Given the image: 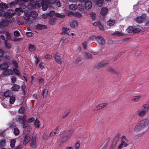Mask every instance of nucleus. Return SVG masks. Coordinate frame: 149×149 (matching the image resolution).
I'll use <instances>...</instances> for the list:
<instances>
[{
	"mask_svg": "<svg viewBox=\"0 0 149 149\" xmlns=\"http://www.w3.org/2000/svg\"><path fill=\"white\" fill-rule=\"evenodd\" d=\"M116 144H117L116 143L113 142L110 148V149H114L115 148Z\"/></svg>",
	"mask_w": 149,
	"mask_h": 149,
	"instance_id": "64",
	"label": "nucleus"
},
{
	"mask_svg": "<svg viewBox=\"0 0 149 149\" xmlns=\"http://www.w3.org/2000/svg\"><path fill=\"white\" fill-rule=\"evenodd\" d=\"M0 16L4 17L6 16V13L1 9H0Z\"/></svg>",
	"mask_w": 149,
	"mask_h": 149,
	"instance_id": "52",
	"label": "nucleus"
},
{
	"mask_svg": "<svg viewBox=\"0 0 149 149\" xmlns=\"http://www.w3.org/2000/svg\"><path fill=\"white\" fill-rule=\"evenodd\" d=\"M82 15L78 12H74V17H81Z\"/></svg>",
	"mask_w": 149,
	"mask_h": 149,
	"instance_id": "50",
	"label": "nucleus"
},
{
	"mask_svg": "<svg viewBox=\"0 0 149 149\" xmlns=\"http://www.w3.org/2000/svg\"><path fill=\"white\" fill-rule=\"evenodd\" d=\"M86 55L87 58L89 59H91L92 58V56L91 54L89 53H86Z\"/></svg>",
	"mask_w": 149,
	"mask_h": 149,
	"instance_id": "57",
	"label": "nucleus"
},
{
	"mask_svg": "<svg viewBox=\"0 0 149 149\" xmlns=\"http://www.w3.org/2000/svg\"><path fill=\"white\" fill-rule=\"evenodd\" d=\"M91 17L93 20H95L96 17L95 13L94 12H92L91 14Z\"/></svg>",
	"mask_w": 149,
	"mask_h": 149,
	"instance_id": "55",
	"label": "nucleus"
},
{
	"mask_svg": "<svg viewBox=\"0 0 149 149\" xmlns=\"http://www.w3.org/2000/svg\"><path fill=\"white\" fill-rule=\"evenodd\" d=\"M72 132L73 131L72 130H68L66 133V134L65 137L66 139L64 141H63V142L66 141L67 140L70 138L72 133Z\"/></svg>",
	"mask_w": 149,
	"mask_h": 149,
	"instance_id": "8",
	"label": "nucleus"
},
{
	"mask_svg": "<svg viewBox=\"0 0 149 149\" xmlns=\"http://www.w3.org/2000/svg\"><path fill=\"white\" fill-rule=\"evenodd\" d=\"M37 13L35 11H32L30 13V15L32 17H36L38 16Z\"/></svg>",
	"mask_w": 149,
	"mask_h": 149,
	"instance_id": "38",
	"label": "nucleus"
},
{
	"mask_svg": "<svg viewBox=\"0 0 149 149\" xmlns=\"http://www.w3.org/2000/svg\"><path fill=\"white\" fill-rule=\"evenodd\" d=\"M30 140V135L29 134H27L24 137L23 141V144L26 145L29 141Z\"/></svg>",
	"mask_w": 149,
	"mask_h": 149,
	"instance_id": "11",
	"label": "nucleus"
},
{
	"mask_svg": "<svg viewBox=\"0 0 149 149\" xmlns=\"http://www.w3.org/2000/svg\"><path fill=\"white\" fill-rule=\"evenodd\" d=\"M13 133L15 135H18L19 134V130L17 127L14 128Z\"/></svg>",
	"mask_w": 149,
	"mask_h": 149,
	"instance_id": "47",
	"label": "nucleus"
},
{
	"mask_svg": "<svg viewBox=\"0 0 149 149\" xmlns=\"http://www.w3.org/2000/svg\"><path fill=\"white\" fill-rule=\"evenodd\" d=\"M11 81L12 83H14L16 81V77L14 76H12L10 77Z\"/></svg>",
	"mask_w": 149,
	"mask_h": 149,
	"instance_id": "58",
	"label": "nucleus"
},
{
	"mask_svg": "<svg viewBox=\"0 0 149 149\" xmlns=\"http://www.w3.org/2000/svg\"><path fill=\"white\" fill-rule=\"evenodd\" d=\"M30 15L27 13H25L24 16V19L26 21H28L30 19Z\"/></svg>",
	"mask_w": 149,
	"mask_h": 149,
	"instance_id": "39",
	"label": "nucleus"
},
{
	"mask_svg": "<svg viewBox=\"0 0 149 149\" xmlns=\"http://www.w3.org/2000/svg\"><path fill=\"white\" fill-rule=\"evenodd\" d=\"M56 13H55V12L54 11H51L49 14H48L49 16H50V17H53L55 15Z\"/></svg>",
	"mask_w": 149,
	"mask_h": 149,
	"instance_id": "60",
	"label": "nucleus"
},
{
	"mask_svg": "<svg viewBox=\"0 0 149 149\" xmlns=\"http://www.w3.org/2000/svg\"><path fill=\"white\" fill-rule=\"evenodd\" d=\"M146 17V15L143 14L140 16H138L135 19V21L139 24H141L143 22V21Z\"/></svg>",
	"mask_w": 149,
	"mask_h": 149,
	"instance_id": "5",
	"label": "nucleus"
},
{
	"mask_svg": "<svg viewBox=\"0 0 149 149\" xmlns=\"http://www.w3.org/2000/svg\"><path fill=\"white\" fill-rule=\"evenodd\" d=\"M41 6L42 7V9L44 11L46 10L48 8L47 5L46 4L43 3Z\"/></svg>",
	"mask_w": 149,
	"mask_h": 149,
	"instance_id": "49",
	"label": "nucleus"
},
{
	"mask_svg": "<svg viewBox=\"0 0 149 149\" xmlns=\"http://www.w3.org/2000/svg\"><path fill=\"white\" fill-rule=\"evenodd\" d=\"M36 2L37 4V6L38 7L41 6L42 4L44 3L43 0H36Z\"/></svg>",
	"mask_w": 149,
	"mask_h": 149,
	"instance_id": "28",
	"label": "nucleus"
},
{
	"mask_svg": "<svg viewBox=\"0 0 149 149\" xmlns=\"http://www.w3.org/2000/svg\"><path fill=\"white\" fill-rule=\"evenodd\" d=\"M48 90L47 88L45 89L42 92V95L44 98H45L47 96Z\"/></svg>",
	"mask_w": 149,
	"mask_h": 149,
	"instance_id": "27",
	"label": "nucleus"
},
{
	"mask_svg": "<svg viewBox=\"0 0 149 149\" xmlns=\"http://www.w3.org/2000/svg\"><path fill=\"white\" fill-rule=\"evenodd\" d=\"M30 6L32 8H34L36 6L37 4L36 1H35L34 0H31L30 1Z\"/></svg>",
	"mask_w": 149,
	"mask_h": 149,
	"instance_id": "31",
	"label": "nucleus"
},
{
	"mask_svg": "<svg viewBox=\"0 0 149 149\" xmlns=\"http://www.w3.org/2000/svg\"><path fill=\"white\" fill-rule=\"evenodd\" d=\"M109 63V62L108 61H106L101 62L98 64L97 66L96 67L98 69H99L102 67H103L104 66H105L107 65Z\"/></svg>",
	"mask_w": 149,
	"mask_h": 149,
	"instance_id": "10",
	"label": "nucleus"
},
{
	"mask_svg": "<svg viewBox=\"0 0 149 149\" xmlns=\"http://www.w3.org/2000/svg\"><path fill=\"white\" fill-rule=\"evenodd\" d=\"M36 27L38 29H46L47 28V26L45 25L38 24L36 26Z\"/></svg>",
	"mask_w": 149,
	"mask_h": 149,
	"instance_id": "19",
	"label": "nucleus"
},
{
	"mask_svg": "<svg viewBox=\"0 0 149 149\" xmlns=\"http://www.w3.org/2000/svg\"><path fill=\"white\" fill-rule=\"evenodd\" d=\"M26 116H23V120L20 123L22 125V127L24 128H26L28 126L27 121L26 120Z\"/></svg>",
	"mask_w": 149,
	"mask_h": 149,
	"instance_id": "9",
	"label": "nucleus"
},
{
	"mask_svg": "<svg viewBox=\"0 0 149 149\" xmlns=\"http://www.w3.org/2000/svg\"><path fill=\"white\" fill-rule=\"evenodd\" d=\"M127 31L129 33H133L134 27L133 26H130L126 29Z\"/></svg>",
	"mask_w": 149,
	"mask_h": 149,
	"instance_id": "37",
	"label": "nucleus"
},
{
	"mask_svg": "<svg viewBox=\"0 0 149 149\" xmlns=\"http://www.w3.org/2000/svg\"><path fill=\"white\" fill-rule=\"evenodd\" d=\"M148 128V120L147 119H145L138 122L135 127L134 131L137 132Z\"/></svg>",
	"mask_w": 149,
	"mask_h": 149,
	"instance_id": "1",
	"label": "nucleus"
},
{
	"mask_svg": "<svg viewBox=\"0 0 149 149\" xmlns=\"http://www.w3.org/2000/svg\"><path fill=\"white\" fill-rule=\"evenodd\" d=\"M3 95L6 97H10L13 95V93L11 91H6L4 92Z\"/></svg>",
	"mask_w": 149,
	"mask_h": 149,
	"instance_id": "13",
	"label": "nucleus"
},
{
	"mask_svg": "<svg viewBox=\"0 0 149 149\" xmlns=\"http://www.w3.org/2000/svg\"><path fill=\"white\" fill-rule=\"evenodd\" d=\"M47 131H45L43 133L42 137L44 140H46L49 138V136H48L47 134Z\"/></svg>",
	"mask_w": 149,
	"mask_h": 149,
	"instance_id": "36",
	"label": "nucleus"
},
{
	"mask_svg": "<svg viewBox=\"0 0 149 149\" xmlns=\"http://www.w3.org/2000/svg\"><path fill=\"white\" fill-rule=\"evenodd\" d=\"M78 25L77 22L75 20H73L70 22V26L72 28H74L77 26Z\"/></svg>",
	"mask_w": 149,
	"mask_h": 149,
	"instance_id": "26",
	"label": "nucleus"
},
{
	"mask_svg": "<svg viewBox=\"0 0 149 149\" xmlns=\"http://www.w3.org/2000/svg\"><path fill=\"white\" fill-rule=\"evenodd\" d=\"M55 16L58 18H63L65 17V16L62 13L60 14L56 13L55 14Z\"/></svg>",
	"mask_w": 149,
	"mask_h": 149,
	"instance_id": "43",
	"label": "nucleus"
},
{
	"mask_svg": "<svg viewBox=\"0 0 149 149\" xmlns=\"http://www.w3.org/2000/svg\"><path fill=\"white\" fill-rule=\"evenodd\" d=\"M4 43L5 46L7 49H9L12 46L11 44L10 43H8L7 40H4Z\"/></svg>",
	"mask_w": 149,
	"mask_h": 149,
	"instance_id": "22",
	"label": "nucleus"
},
{
	"mask_svg": "<svg viewBox=\"0 0 149 149\" xmlns=\"http://www.w3.org/2000/svg\"><path fill=\"white\" fill-rule=\"evenodd\" d=\"M29 49L30 51L33 52L36 50V48L34 45H29Z\"/></svg>",
	"mask_w": 149,
	"mask_h": 149,
	"instance_id": "42",
	"label": "nucleus"
},
{
	"mask_svg": "<svg viewBox=\"0 0 149 149\" xmlns=\"http://www.w3.org/2000/svg\"><path fill=\"white\" fill-rule=\"evenodd\" d=\"M15 143V140L14 139L11 140L10 141V146L11 148H13Z\"/></svg>",
	"mask_w": 149,
	"mask_h": 149,
	"instance_id": "48",
	"label": "nucleus"
},
{
	"mask_svg": "<svg viewBox=\"0 0 149 149\" xmlns=\"http://www.w3.org/2000/svg\"><path fill=\"white\" fill-rule=\"evenodd\" d=\"M55 59L58 63L59 64H61V59L60 58V56L57 53L55 54Z\"/></svg>",
	"mask_w": 149,
	"mask_h": 149,
	"instance_id": "15",
	"label": "nucleus"
},
{
	"mask_svg": "<svg viewBox=\"0 0 149 149\" xmlns=\"http://www.w3.org/2000/svg\"><path fill=\"white\" fill-rule=\"evenodd\" d=\"M40 121L37 119H36L34 123V125L36 127L39 128L40 126Z\"/></svg>",
	"mask_w": 149,
	"mask_h": 149,
	"instance_id": "46",
	"label": "nucleus"
},
{
	"mask_svg": "<svg viewBox=\"0 0 149 149\" xmlns=\"http://www.w3.org/2000/svg\"><path fill=\"white\" fill-rule=\"evenodd\" d=\"M108 9L106 7H103L101 9L100 14L102 15H104L108 12Z\"/></svg>",
	"mask_w": 149,
	"mask_h": 149,
	"instance_id": "18",
	"label": "nucleus"
},
{
	"mask_svg": "<svg viewBox=\"0 0 149 149\" xmlns=\"http://www.w3.org/2000/svg\"><path fill=\"white\" fill-rule=\"evenodd\" d=\"M56 19L55 18H51L49 20V23L52 25H54L56 24Z\"/></svg>",
	"mask_w": 149,
	"mask_h": 149,
	"instance_id": "30",
	"label": "nucleus"
},
{
	"mask_svg": "<svg viewBox=\"0 0 149 149\" xmlns=\"http://www.w3.org/2000/svg\"><path fill=\"white\" fill-rule=\"evenodd\" d=\"M5 36L7 39H10L11 38V36L9 33L7 31L5 32Z\"/></svg>",
	"mask_w": 149,
	"mask_h": 149,
	"instance_id": "61",
	"label": "nucleus"
},
{
	"mask_svg": "<svg viewBox=\"0 0 149 149\" xmlns=\"http://www.w3.org/2000/svg\"><path fill=\"white\" fill-rule=\"evenodd\" d=\"M6 141L5 139H1L0 141V147H3L5 144Z\"/></svg>",
	"mask_w": 149,
	"mask_h": 149,
	"instance_id": "40",
	"label": "nucleus"
},
{
	"mask_svg": "<svg viewBox=\"0 0 149 149\" xmlns=\"http://www.w3.org/2000/svg\"><path fill=\"white\" fill-rule=\"evenodd\" d=\"M77 8V5L75 4H72L69 5V8L70 9L75 10Z\"/></svg>",
	"mask_w": 149,
	"mask_h": 149,
	"instance_id": "25",
	"label": "nucleus"
},
{
	"mask_svg": "<svg viewBox=\"0 0 149 149\" xmlns=\"http://www.w3.org/2000/svg\"><path fill=\"white\" fill-rule=\"evenodd\" d=\"M62 32L61 33V34L62 35H64L65 34H67L68 35V33L70 31L69 29L67 28L63 27L62 28Z\"/></svg>",
	"mask_w": 149,
	"mask_h": 149,
	"instance_id": "17",
	"label": "nucleus"
},
{
	"mask_svg": "<svg viewBox=\"0 0 149 149\" xmlns=\"http://www.w3.org/2000/svg\"><path fill=\"white\" fill-rule=\"evenodd\" d=\"M121 140L123 141H124L125 142L127 143H128V140L126 138V136L125 135H123L122 136Z\"/></svg>",
	"mask_w": 149,
	"mask_h": 149,
	"instance_id": "56",
	"label": "nucleus"
},
{
	"mask_svg": "<svg viewBox=\"0 0 149 149\" xmlns=\"http://www.w3.org/2000/svg\"><path fill=\"white\" fill-rule=\"evenodd\" d=\"M107 103H104L100 104V106L101 109H102L104 107H106L107 105Z\"/></svg>",
	"mask_w": 149,
	"mask_h": 149,
	"instance_id": "54",
	"label": "nucleus"
},
{
	"mask_svg": "<svg viewBox=\"0 0 149 149\" xmlns=\"http://www.w3.org/2000/svg\"><path fill=\"white\" fill-rule=\"evenodd\" d=\"M23 117L22 118L21 116H17L16 118V120L17 122H19L20 123L23 120Z\"/></svg>",
	"mask_w": 149,
	"mask_h": 149,
	"instance_id": "41",
	"label": "nucleus"
},
{
	"mask_svg": "<svg viewBox=\"0 0 149 149\" xmlns=\"http://www.w3.org/2000/svg\"><path fill=\"white\" fill-rule=\"evenodd\" d=\"M14 35L15 36L18 37L20 35V33L17 31H15L14 32Z\"/></svg>",
	"mask_w": 149,
	"mask_h": 149,
	"instance_id": "63",
	"label": "nucleus"
},
{
	"mask_svg": "<svg viewBox=\"0 0 149 149\" xmlns=\"http://www.w3.org/2000/svg\"><path fill=\"white\" fill-rule=\"evenodd\" d=\"M13 71L15 74L17 76L20 75V72L17 69V68H14L13 69Z\"/></svg>",
	"mask_w": 149,
	"mask_h": 149,
	"instance_id": "44",
	"label": "nucleus"
},
{
	"mask_svg": "<svg viewBox=\"0 0 149 149\" xmlns=\"http://www.w3.org/2000/svg\"><path fill=\"white\" fill-rule=\"evenodd\" d=\"M77 8H78V10L81 11H83L84 9V6L82 4H80L78 5Z\"/></svg>",
	"mask_w": 149,
	"mask_h": 149,
	"instance_id": "45",
	"label": "nucleus"
},
{
	"mask_svg": "<svg viewBox=\"0 0 149 149\" xmlns=\"http://www.w3.org/2000/svg\"><path fill=\"white\" fill-rule=\"evenodd\" d=\"M115 21L114 20L110 19L107 22V24L109 26H111L115 24Z\"/></svg>",
	"mask_w": 149,
	"mask_h": 149,
	"instance_id": "33",
	"label": "nucleus"
},
{
	"mask_svg": "<svg viewBox=\"0 0 149 149\" xmlns=\"http://www.w3.org/2000/svg\"><path fill=\"white\" fill-rule=\"evenodd\" d=\"M15 12L12 10H8L6 13V16L5 17L6 18H9L10 17L14 16L15 14L19 15L22 13V10L19 8H16L15 10Z\"/></svg>",
	"mask_w": 149,
	"mask_h": 149,
	"instance_id": "2",
	"label": "nucleus"
},
{
	"mask_svg": "<svg viewBox=\"0 0 149 149\" xmlns=\"http://www.w3.org/2000/svg\"><path fill=\"white\" fill-rule=\"evenodd\" d=\"M149 106L148 104H145L143 105L141 110L138 113V115L140 117H143L148 111Z\"/></svg>",
	"mask_w": 149,
	"mask_h": 149,
	"instance_id": "3",
	"label": "nucleus"
},
{
	"mask_svg": "<svg viewBox=\"0 0 149 149\" xmlns=\"http://www.w3.org/2000/svg\"><path fill=\"white\" fill-rule=\"evenodd\" d=\"M74 12L72 11L70 12L67 13V15L69 17H74Z\"/></svg>",
	"mask_w": 149,
	"mask_h": 149,
	"instance_id": "59",
	"label": "nucleus"
},
{
	"mask_svg": "<svg viewBox=\"0 0 149 149\" xmlns=\"http://www.w3.org/2000/svg\"><path fill=\"white\" fill-rule=\"evenodd\" d=\"M107 70L108 72L112 74H115L116 73V71L110 66H109L107 68Z\"/></svg>",
	"mask_w": 149,
	"mask_h": 149,
	"instance_id": "21",
	"label": "nucleus"
},
{
	"mask_svg": "<svg viewBox=\"0 0 149 149\" xmlns=\"http://www.w3.org/2000/svg\"><path fill=\"white\" fill-rule=\"evenodd\" d=\"M104 0H97L96 4L97 6L99 7H101L102 6Z\"/></svg>",
	"mask_w": 149,
	"mask_h": 149,
	"instance_id": "32",
	"label": "nucleus"
},
{
	"mask_svg": "<svg viewBox=\"0 0 149 149\" xmlns=\"http://www.w3.org/2000/svg\"><path fill=\"white\" fill-rule=\"evenodd\" d=\"M120 136V134H118L115 137L113 142L117 144L119 141V139Z\"/></svg>",
	"mask_w": 149,
	"mask_h": 149,
	"instance_id": "34",
	"label": "nucleus"
},
{
	"mask_svg": "<svg viewBox=\"0 0 149 149\" xmlns=\"http://www.w3.org/2000/svg\"><path fill=\"white\" fill-rule=\"evenodd\" d=\"M20 88V86L16 84H13L11 87V89L13 91H17Z\"/></svg>",
	"mask_w": 149,
	"mask_h": 149,
	"instance_id": "20",
	"label": "nucleus"
},
{
	"mask_svg": "<svg viewBox=\"0 0 149 149\" xmlns=\"http://www.w3.org/2000/svg\"><path fill=\"white\" fill-rule=\"evenodd\" d=\"M36 135L33 134L31 137L30 146L33 148H35L36 146Z\"/></svg>",
	"mask_w": 149,
	"mask_h": 149,
	"instance_id": "4",
	"label": "nucleus"
},
{
	"mask_svg": "<svg viewBox=\"0 0 149 149\" xmlns=\"http://www.w3.org/2000/svg\"><path fill=\"white\" fill-rule=\"evenodd\" d=\"M8 7L6 3H0V8L1 9V10L6 9Z\"/></svg>",
	"mask_w": 149,
	"mask_h": 149,
	"instance_id": "24",
	"label": "nucleus"
},
{
	"mask_svg": "<svg viewBox=\"0 0 149 149\" xmlns=\"http://www.w3.org/2000/svg\"><path fill=\"white\" fill-rule=\"evenodd\" d=\"M56 4L57 6L60 7L61 6V3L59 0H56Z\"/></svg>",
	"mask_w": 149,
	"mask_h": 149,
	"instance_id": "62",
	"label": "nucleus"
},
{
	"mask_svg": "<svg viewBox=\"0 0 149 149\" xmlns=\"http://www.w3.org/2000/svg\"><path fill=\"white\" fill-rule=\"evenodd\" d=\"M8 68V64L6 63H2L0 65V69L4 70L7 69Z\"/></svg>",
	"mask_w": 149,
	"mask_h": 149,
	"instance_id": "16",
	"label": "nucleus"
},
{
	"mask_svg": "<svg viewBox=\"0 0 149 149\" xmlns=\"http://www.w3.org/2000/svg\"><path fill=\"white\" fill-rule=\"evenodd\" d=\"M93 38L96 39L101 45H104L105 43V41L104 38L101 36H93Z\"/></svg>",
	"mask_w": 149,
	"mask_h": 149,
	"instance_id": "6",
	"label": "nucleus"
},
{
	"mask_svg": "<svg viewBox=\"0 0 149 149\" xmlns=\"http://www.w3.org/2000/svg\"><path fill=\"white\" fill-rule=\"evenodd\" d=\"M92 6L91 2L90 1H87L85 2V6L87 9H89L91 8Z\"/></svg>",
	"mask_w": 149,
	"mask_h": 149,
	"instance_id": "14",
	"label": "nucleus"
},
{
	"mask_svg": "<svg viewBox=\"0 0 149 149\" xmlns=\"http://www.w3.org/2000/svg\"><path fill=\"white\" fill-rule=\"evenodd\" d=\"M113 35H116V36H121L123 35V34L119 32L118 31H115L113 33Z\"/></svg>",
	"mask_w": 149,
	"mask_h": 149,
	"instance_id": "51",
	"label": "nucleus"
},
{
	"mask_svg": "<svg viewBox=\"0 0 149 149\" xmlns=\"http://www.w3.org/2000/svg\"><path fill=\"white\" fill-rule=\"evenodd\" d=\"M9 98L10 99L9 102L11 104H13V103L15 102V97L13 95L11 96V97H10Z\"/></svg>",
	"mask_w": 149,
	"mask_h": 149,
	"instance_id": "35",
	"label": "nucleus"
},
{
	"mask_svg": "<svg viewBox=\"0 0 149 149\" xmlns=\"http://www.w3.org/2000/svg\"><path fill=\"white\" fill-rule=\"evenodd\" d=\"M18 112L19 113L22 114L25 113L26 111L24 107H21L19 109Z\"/></svg>",
	"mask_w": 149,
	"mask_h": 149,
	"instance_id": "29",
	"label": "nucleus"
},
{
	"mask_svg": "<svg viewBox=\"0 0 149 149\" xmlns=\"http://www.w3.org/2000/svg\"><path fill=\"white\" fill-rule=\"evenodd\" d=\"M142 97L141 95L132 97L131 99V101L132 102H136L138 101Z\"/></svg>",
	"mask_w": 149,
	"mask_h": 149,
	"instance_id": "23",
	"label": "nucleus"
},
{
	"mask_svg": "<svg viewBox=\"0 0 149 149\" xmlns=\"http://www.w3.org/2000/svg\"><path fill=\"white\" fill-rule=\"evenodd\" d=\"M128 145L127 143L121 140V143L118 146L117 149H121L123 147H126Z\"/></svg>",
	"mask_w": 149,
	"mask_h": 149,
	"instance_id": "7",
	"label": "nucleus"
},
{
	"mask_svg": "<svg viewBox=\"0 0 149 149\" xmlns=\"http://www.w3.org/2000/svg\"><path fill=\"white\" fill-rule=\"evenodd\" d=\"M3 75L5 76H7L10 75H12L13 72L12 70L10 69H6L4 70L3 72Z\"/></svg>",
	"mask_w": 149,
	"mask_h": 149,
	"instance_id": "12",
	"label": "nucleus"
},
{
	"mask_svg": "<svg viewBox=\"0 0 149 149\" xmlns=\"http://www.w3.org/2000/svg\"><path fill=\"white\" fill-rule=\"evenodd\" d=\"M141 30L139 28H135L134 27V32L133 33H136L140 32Z\"/></svg>",
	"mask_w": 149,
	"mask_h": 149,
	"instance_id": "53",
	"label": "nucleus"
}]
</instances>
